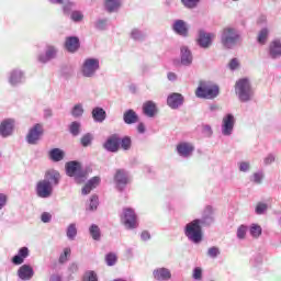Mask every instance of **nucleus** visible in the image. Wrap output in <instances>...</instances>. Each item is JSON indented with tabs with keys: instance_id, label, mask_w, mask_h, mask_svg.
I'll list each match as a JSON object with an SVG mask.
<instances>
[{
	"instance_id": "f704fd0d",
	"label": "nucleus",
	"mask_w": 281,
	"mask_h": 281,
	"mask_svg": "<svg viewBox=\"0 0 281 281\" xmlns=\"http://www.w3.org/2000/svg\"><path fill=\"white\" fill-rule=\"evenodd\" d=\"M63 12L64 14L66 15H69L71 16L72 12L71 10H74V8H76V3L75 1H71V0H63Z\"/></svg>"
},
{
	"instance_id": "58836bf2",
	"label": "nucleus",
	"mask_w": 281,
	"mask_h": 281,
	"mask_svg": "<svg viewBox=\"0 0 281 281\" xmlns=\"http://www.w3.org/2000/svg\"><path fill=\"white\" fill-rule=\"evenodd\" d=\"M67 237L70 240L76 239L77 235H78V228H77V224H69V226L67 227Z\"/></svg>"
},
{
	"instance_id": "338daca9",
	"label": "nucleus",
	"mask_w": 281,
	"mask_h": 281,
	"mask_svg": "<svg viewBox=\"0 0 281 281\" xmlns=\"http://www.w3.org/2000/svg\"><path fill=\"white\" fill-rule=\"evenodd\" d=\"M262 255H257V257H255V266H259L260 263H262Z\"/></svg>"
},
{
	"instance_id": "aec40b11",
	"label": "nucleus",
	"mask_w": 281,
	"mask_h": 281,
	"mask_svg": "<svg viewBox=\"0 0 281 281\" xmlns=\"http://www.w3.org/2000/svg\"><path fill=\"white\" fill-rule=\"evenodd\" d=\"M183 101L184 98L183 95H181V93H171L167 98V104L170 109H179L180 106H182Z\"/></svg>"
},
{
	"instance_id": "bf43d9fd",
	"label": "nucleus",
	"mask_w": 281,
	"mask_h": 281,
	"mask_svg": "<svg viewBox=\"0 0 281 281\" xmlns=\"http://www.w3.org/2000/svg\"><path fill=\"white\" fill-rule=\"evenodd\" d=\"M214 131H212V126H210V124H205L203 126V135H205V137H212Z\"/></svg>"
},
{
	"instance_id": "e433bc0d",
	"label": "nucleus",
	"mask_w": 281,
	"mask_h": 281,
	"mask_svg": "<svg viewBox=\"0 0 281 281\" xmlns=\"http://www.w3.org/2000/svg\"><path fill=\"white\" fill-rule=\"evenodd\" d=\"M83 113H85V109H83V104L81 103L75 104V106H72L71 109V115L76 120H78L79 117H82Z\"/></svg>"
},
{
	"instance_id": "e2e57ef3",
	"label": "nucleus",
	"mask_w": 281,
	"mask_h": 281,
	"mask_svg": "<svg viewBox=\"0 0 281 281\" xmlns=\"http://www.w3.org/2000/svg\"><path fill=\"white\" fill-rule=\"evenodd\" d=\"M274 160H276L274 154H268V156H266L265 158V164L271 165V162H274Z\"/></svg>"
},
{
	"instance_id": "423d86ee",
	"label": "nucleus",
	"mask_w": 281,
	"mask_h": 281,
	"mask_svg": "<svg viewBox=\"0 0 281 281\" xmlns=\"http://www.w3.org/2000/svg\"><path fill=\"white\" fill-rule=\"evenodd\" d=\"M66 173L75 179V182L81 183L87 180V171H85L79 160H68L66 162Z\"/></svg>"
},
{
	"instance_id": "f3484780",
	"label": "nucleus",
	"mask_w": 281,
	"mask_h": 281,
	"mask_svg": "<svg viewBox=\"0 0 281 281\" xmlns=\"http://www.w3.org/2000/svg\"><path fill=\"white\" fill-rule=\"evenodd\" d=\"M172 30L180 36H188L189 34V25L183 19H176L172 23Z\"/></svg>"
},
{
	"instance_id": "603ef678",
	"label": "nucleus",
	"mask_w": 281,
	"mask_h": 281,
	"mask_svg": "<svg viewBox=\"0 0 281 281\" xmlns=\"http://www.w3.org/2000/svg\"><path fill=\"white\" fill-rule=\"evenodd\" d=\"M71 255V248H65L64 252L59 257V263L68 261V257Z\"/></svg>"
},
{
	"instance_id": "9b49d317",
	"label": "nucleus",
	"mask_w": 281,
	"mask_h": 281,
	"mask_svg": "<svg viewBox=\"0 0 281 281\" xmlns=\"http://www.w3.org/2000/svg\"><path fill=\"white\" fill-rule=\"evenodd\" d=\"M235 124L236 120L232 113L225 115L222 122V135H224V137H231L234 133Z\"/></svg>"
},
{
	"instance_id": "6e6552de",
	"label": "nucleus",
	"mask_w": 281,
	"mask_h": 281,
	"mask_svg": "<svg viewBox=\"0 0 281 281\" xmlns=\"http://www.w3.org/2000/svg\"><path fill=\"white\" fill-rule=\"evenodd\" d=\"M44 135L43 124H35L26 134V142L30 146H36Z\"/></svg>"
},
{
	"instance_id": "f8f14e48",
	"label": "nucleus",
	"mask_w": 281,
	"mask_h": 281,
	"mask_svg": "<svg viewBox=\"0 0 281 281\" xmlns=\"http://www.w3.org/2000/svg\"><path fill=\"white\" fill-rule=\"evenodd\" d=\"M176 150L178 151L179 156H182V158H189L192 156L195 147L193 143H189V140H181V143H178Z\"/></svg>"
},
{
	"instance_id": "5701e85b",
	"label": "nucleus",
	"mask_w": 281,
	"mask_h": 281,
	"mask_svg": "<svg viewBox=\"0 0 281 281\" xmlns=\"http://www.w3.org/2000/svg\"><path fill=\"white\" fill-rule=\"evenodd\" d=\"M101 182L100 176H93L86 182L85 187L81 189V193L83 195H88V193H91L92 189H95Z\"/></svg>"
},
{
	"instance_id": "a18cd8bd",
	"label": "nucleus",
	"mask_w": 281,
	"mask_h": 281,
	"mask_svg": "<svg viewBox=\"0 0 281 281\" xmlns=\"http://www.w3.org/2000/svg\"><path fill=\"white\" fill-rule=\"evenodd\" d=\"M82 281H98V274L93 270H88L85 272Z\"/></svg>"
},
{
	"instance_id": "ddd939ff",
	"label": "nucleus",
	"mask_w": 281,
	"mask_h": 281,
	"mask_svg": "<svg viewBox=\"0 0 281 281\" xmlns=\"http://www.w3.org/2000/svg\"><path fill=\"white\" fill-rule=\"evenodd\" d=\"M121 146V136L119 134H111L103 144V147L108 151H117Z\"/></svg>"
},
{
	"instance_id": "a19ab883",
	"label": "nucleus",
	"mask_w": 281,
	"mask_h": 281,
	"mask_svg": "<svg viewBox=\"0 0 281 281\" xmlns=\"http://www.w3.org/2000/svg\"><path fill=\"white\" fill-rule=\"evenodd\" d=\"M71 21L75 23H80L85 19V14L81 10H72L70 14Z\"/></svg>"
},
{
	"instance_id": "4c0bfd02",
	"label": "nucleus",
	"mask_w": 281,
	"mask_h": 281,
	"mask_svg": "<svg viewBox=\"0 0 281 281\" xmlns=\"http://www.w3.org/2000/svg\"><path fill=\"white\" fill-rule=\"evenodd\" d=\"M93 137L94 136L91 133L83 134V136H81L80 138L81 146H83V148H88V146H91Z\"/></svg>"
},
{
	"instance_id": "052dcab7",
	"label": "nucleus",
	"mask_w": 281,
	"mask_h": 281,
	"mask_svg": "<svg viewBox=\"0 0 281 281\" xmlns=\"http://www.w3.org/2000/svg\"><path fill=\"white\" fill-rule=\"evenodd\" d=\"M249 169H250V162H249V161H247V160H241V161L239 162V170H240V171H249Z\"/></svg>"
},
{
	"instance_id": "a878e982",
	"label": "nucleus",
	"mask_w": 281,
	"mask_h": 281,
	"mask_svg": "<svg viewBox=\"0 0 281 281\" xmlns=\"http://www.w3.org/2000/svg\"><path fill=\"white\" fill-rule=\"evenodd\" d=\"M143 113L146 117H155L158 113L157 104L153 100H148L143 104Z\"/></svg>"
},
{
	"instance_id": "0e129e2a",
	"label": "nucleus",
	"mask_w": 281,
	"mask_h": 281,
	"mask_svg": "<svg viewBox=\"0 0 281 281\" xmlns=\"http://www.w3.org/2000/svg\"><path fill=\"white\" fill-rule=\"evenodd\" d=\"M167 78L168 80H170L171 82H175L178 78L177 74H175L173 71H169V74H167Z\"/></svg>"
},
{
	"instance_id": "c9c22d12",
	"label": "nucleus",
	"mask_w": 281,
	"mask_h": 281,
	"mask_svg": "<svg viewBox=\"0 0 281 281\" xmlns=\"http://www.w3.org/2000/svg\"><path fill=\"white\" fill-rule=\"evenodd\" d=\"M132 146L133 140L131 136H123L122 138H120V147L122 148V150H131Z\"/></svg>"
},
{
	"instance_id": "3c124183",
	"label": "nucleus",
	"mask_w": 281,
	"mask_h": 281,
	"mask_svg": "<svg viewBox=\"0 0 281 281\" xmlns=\"http://www.w3.org/2000/svg\"><path fill=\"white\" fill-rule=\"evenodd\" d=\"M109 19H97L95 27L98 30H105L108 27Z\"/></svg>"
},
{
	"instance_id": "f03ea898",
	"label": "nucleus",
	"mask_w": 281,
	"mask_h": 281,
	"mask_svg": "<svg viewBox=\"0 0 281 281\" xmlns=\"http://www.w3.org/2000/svg\"><path fill=\"white\" fill-rule=\"evenodd\" d=\"M61 176L58 169H47L44 178L36 182L35 191L38 198H52L55 187L60 184Z\"/></svg>"
},
{
	"instance_id": "cd10ccee",
	"label": "nucleus",
	"mask_w": 281,
	"mask_h": 281,
	"mask_svg": "<svg viewBox=\"0 0 281 281\" xmlns=\"http://www.w3.org/2000/svg\"><path fill=\"white\" fill-rule=\"evenodd\" d=\"M147 36L146 30H142L140 27H133L130 32V37L133 38V41L143 42L146 41Z\"/></svg>"
},
{
	"instance_id": "4468645a",
	"label": "nucleus",
	"mask_w": 281,
	"mask_h": 281,
	"mask_svg": "<svg viewBox=\"0 0 281 281\" xmlns=\"http://www.w3.org/2000/svg\"><path fill=\"white\" fill-rule=\"evenodd\" d=\"M58 54V47L56 45H46L45 46V53L40 54L38 60L40 63H49V60H53L56 58Z\"/></svg>"
},
{
	"instance_id": "4d7b16f0",
	"label": "nucleus",
	"mask_w": 281,
	"mask_h": 281,
	"mask_svg": "<svg viewBox=\"0 0 281 281\" xmlns=\"http://www.w3.org/2000/svg\"><path fill=\"white\" fill-rule=\"evenodd\" d=\"M240 63L238 60V58H232V60L228 64L229 69H232V71H235L236 69H238Z\"/></svg>"
},
{
	"instance_id": "8fccbe9b",
	"label": "nucleus",
	"mask_w": 281,
	"mask_h": 281,
	"mask_svg": "<svg viewBox=\"0 0 281 281\" xmlns=\"http://www.w3.org/2000/svg\"><path fill=\"white\" fill-rule=\"evenodd\" d=\"M218 255H221L220 248H217L216 246H212V248H209V250H207L209 257H211L212 259H216V257H218Z\"/></svg>"
},
{
	"instance_id": "dca6fc26",
	"label": "nucleus",
	"mask_w": 281,
	"mask_h": 281,
	"mask_svg": "<svg viewBox=\"0 0 281 281\" xmlns=\"http://www.w3.org/2000/svg\"><path fill=\"white\" fill-rule=\"evenodd\" d=\"M193 63V54L187 45L180 47V64L184 67H190Z\"/></svg>"
},
{
	"instance_id": "412c9836",
	"label": "nucleus",
	"mask_w": 281,
	"mask_h": 281,
	"mask_svg": "<svg viewBox=\"0 0 281 281\" xmlns=\"http://www.w3.org/2000/svg\"><path fill=\"white\" fill-rule=\"evenodd\" d=\"M18 277L22 281H31V279H33L34 277V270L32 266H27L26 263H24V266H21L18 270Z\"/></svg>"
},
{
	"instance_id": "37998d69",
	"label": "nucleus",
	"mask_w": 281,
	"mask_h": 281,
	"mask_svg": "<svg viewBox=\"0 0 281 281\" xmlns=\"http://www.w3.org/2000/svg\"><path fill=\"white\" fill-rule=\"evenodd\" d=\"M268 209H269V205L267 204V202H257V206L255 207V213H257V215H265Z\"/></svg>"
},
{
	"instance_id": "72a5a7b5",
	"label": "nucleus",
	"mask_w": 281,
	"mask_h": 281,
	"mask_svg": "<svg viewBox=\"0 0 281 281\" xmlns=\"http://www.w3.org/2000/svg\"><path fill=\"white\" fill-rule=\"evenodd\" d=\"M268 38H269V30H268V27H262V29L259 31V33H258L257 42H258L260 45H266Z\"/></svg>"
},
{
	"instance_id": "2f4dec72",
	"label": "nucleus",
	"mask_w": 281,
	"mask_h": 281,
	"mask_svg": "<svg viewBox=\"0 0 281 281\" xmlns=\"http://www.w3.org/2000/svg\"><path fill=\"white\" fill-rule=\"evenodd\" d=\"M104 5L109 12H115L119 10V8H121L122 0H105Z\"/></svg>"
},
{
	"instance_id": "09e8293b",
	"label": "nucleus",
	"mask_w": 281,
	"mask_h": 281,
	"mask_svg": "<svg viewBox=\"0 0 281 281\" xmlns=\"http://www.w3.org/2000/svg\"><path fill=\"white\" fill-rule=\"evenodd\" d=\"M200 1L201 0H181L182 4L186 8H190V9L196 8L199 5Z\"/></svg>"
},
{
	"instance_id": "bb28decb",
	"label": "nucleus",
	"mask_w": 281,
	"mask_h": 281,
	"mask_svg": "<svg viewBox=\"0 0 281 281\" xmlns=\"http://www.w3.org/2000/svg\"><path fill=\"white\" fill-rule=\"evenodd\" d=\"M25 76L21 69H13L9 76V82L13 87L16 85H21L24 80Z\"/></svg>"
},
{
	"instance_id": "13d9d810",
	"label": "nucleus",
	"mask_w": 281,
	"mask_h": 281,
	"mask_svg": "<svg viewBox=\"0 0 281 281\" xmlns=\"http://www.w3.org/2000/svg\"><path fill=\"white\" fill-rule=\"evenodd\" d=\"M7 204H8L7 193H0V211H2V209H4V206H7Z\"/></svg>"
},
{
	"instance_id": "69168bd1",
	"label": "nucleus",
	"mask_w": 281,
	"mask_h": 281,
	"mask_svg": "<svg viewBox=\"0 0 281 281\" xmlns=\"http://www.w3.org/2000/svg\"><path fill=\"white\" fill-rule=\"evenodd\" d=\"M137 131H138V133H140V135H144V133H146L145 124H143V123L138 124Z\"/></svg>"
},
{
	"instance_id": "7c9ffc66",
	"label": "nucleus",
	"mask_w": 281,
	"mask_h": 281,
	"mask_svg": "<svg viewBox=\"0 0 281 281\" xmlns=\"http://www.w3.org/2000/svg\"><path fill=\"white\" fill-rule=\"evenodd\" d=\"M49 158L54 160V162L63 160V158H65L64 149H60V147H53V149H49Z\"/></svg>"
},
{
	"instance_id": "680f3d73",
	"label": "nucleus",
	"mask_w": 281,
	"mask_h": 281,
	"mask_svg": "<svg viewBox=\"0 0 281 281\" xmlns=\"http://www.w3.org/2000/svg\"><path fill=\"white\" fill-rule=\"evenodd\" d=\"M140 239L143 241H148L149 239H151V235L148 231H143V233L140 234Z\"/></svg>"
},
{
	"instance_id": "de8ad7c7",
	"label": "nucleus",
	"mask_w": 281,
	"mask_h": 281,
	"mask_svg": "<svg viewBox=\"0 0 281 281\" xmlns=\"http://www.w3.org/2000/svg\"><path fill=\"white\" fill-rule=\"evenodd\" d=\"M247 226L245 224H241L238 228H237V237L238 239H244L247 235Z\"/></svg>"
},
{
	"instance_id": "a211bd4d",
	"label": "nucleus",
	"mask_w": 281,
	"mask_h": 281,
	"mask_svg": "<svg viewBox=\"0 0 281 281\" xmlns=\"http://www.w3.org/2000/svg\"><path fill=\"white\" fill-rule=\"evenodd\" d=\"M268 54L270 58L278 59L281 58V40L274 38L269 44Z\"/></svg>"
},
{
	"instance_id": "49530a36",
	"label": "nucleus",
	"mask_w": 281,
	"mask_h": 281,
	"mask_svg": "<svg viewBox=\"0 0 281 281\" xmlns=\"http://www.w3.org/2000/svg\"><path fill=\"white\" fill-rule=\"evenodd\" d=\"M116 261L117 257L114 255V252H109V255L105 256V262L108 266H115Z\"/></svg>"
},
{
	"instance_id": "c756f323",
	"label": "nucleus",
	"mask_w": 281,
	"mask_h": 281,
	"mask_svg": "<svg viewBox=\"0 0 281 281\" xmlns=\"http://www.w3.org/2000/svg\"><path fill=\"white\" fill-rule=\"evenodd\" d=\"M123 120L125 124H137L139 116L133 109H128L127 111L124 112Z\"/></svg>"
},
{
	"instance_id": "4be33fe9",
	"label": "nucleus",
	"mask_w": 281,
	"mask_h": 281,
	"mask_svg": "<svg viewBox=\"0 0 281 281\" xmlns=\"http://www.w3.org/2000/svg\"><path fill=\"white\" fill-rule=\"evenodd\" d=\"M80 38L79 36H67L65 41V47L68 52L75 53L80 48Z\"/></svg>"
},
{
	"instance_id": "7ed1b4c3",
	"label": "nucleus",
	"mask_w": 281,
	"mask_h": 281,
	"mask_svg": "<svg viewBox=\"0 0 281 281\" xmlns=\"http://www.w3.org/2000/svg\"><path fill=\"white\" fill-rule=\"evenodd\" d=\"M221 93V88L212 80H201L195 90L196 98L204 100H215Z\"/></svg>"
},
{
	"instance_id": "774afa93",
	"label": "nucleus",
	"mask_w": 281,
	"mask_h": 281,
	"mask_svg": "<svg viewBox=\"0 0 281 281\" xmlns=\"http://www.w3.org/2000/svg\"><path fill=\"white\" fill-rule=\"evenodd\" d=\"M49 281H63V277L60 274H52Z\"/></svg>"
},
{
	"instance_id": "39448f33",
	"label": "nucleus",
	"mask_w": 281,
	"mask_h": 281,
	"mask_svg": "<svg viewBox=\"0 0 281 281\" xmlns=\"http://www.w3.org/2000/svg\"><path fill=\"white\" fill-rule=\"evenodd\" d=\"M240 32L237 27L227 26L221 32V43L227 49L235 47L240 41Z\"/></svg>"
},
{
	"instance_id": "2eb2a0df",
	"label": "nucleus",
	"mask_w": 281,
	"mask_h": 281,
	"mask_svg": "<svg viewBox=\"0 0 281 281\" xmlns=\"http://www.w3.org/2000/svg\"><path fill=\"white\" fill-rule=\"evenodd\" d=\"M14 120H3L0 123V137H11L14 133Z\"/></svg>"
},
{
	"instance_id": "c03bdc74",
	"label": "nucleus",
	"mask_w": 281,
	"mask_h": 281,
	"mask_svg": "<svg viewBox=\"0 0 281 281\" xmlns=\"http://www.w3.org/2000/svg\"><path fill=\"white\" fill-rule=\"evenodd\" d=\"M80 122H72L69 126V132L71 135H74V137H78V135H80Z\"/></svg>"
},
{
	"instance_id": "f257e3e1",
	"label": "nucleus",
	"mask_w": 281,
	"mask_h": 281,
	"mask_svg": "<svg viewBox=\"0 0 281 281\" xmlns=\"http://www.w3.org/2000/svg\"><path fill=\"white\" fill-rule=\"evenodd\" d=\"M214 206L207 204L202 211L201 217H196L188 222L184 226V235L193 244H201L203 239V227H209L214 224Z\"/></svg>"
},
{
	"instance_id": "6ab92c4d",
	"label": "nucleus",
	"mask_w": 281,
	"mask_h": 281,
	"mask_svg": "<svg viewBox=\"0 0 281 281\" xmlns=\"http://www.w3.org/2000/svg\"><path fill=\"white\" fill-rule=\"evenodd\" d=\"M213 34L212 32H205L204 30H201L199 32V38H198V44L200 47L207 48L212 45L213 41Z\"/></svg>"
},
{
	"instance_id": "473e14b6",
	"label": "nucleus",
	"mask_w": 281,
	"mask_h": 281,
	"mask_svg": "<svg viewBox=\"0 0 281 281\" xmlns=\"http://www.w3.org/2000/svg\"><path fill=\"white\" fill-rule=\"evenodd\" d=\"M89 233L92 239H94V241H100L102 233L98 224H91V226L89 227Z\"/></svg>"
},
{
	"instance_id": "6e6d98bb",
	"label": "nucleus",
	"mask_w": 281,
	"mask_h": 281,
	"mask_svg": "<svg viewBox=\"0 0 281 281\" xmlns=\"http://www.w3.org/2000/svg\"><path fill=\"white\" fill-rule=\"evenodd\" d=\"M52 213H48L47 211H44V213H42L41 215V220L42 222H44V224H48L49 222H52Z\"/></svg>"
},
{
	"instance_id": "b1692460",
	"label": "nucleus",
	"mask_w": 281,
	"mask_h": 281,
	"mask_svg": "<svg viewBox=\"0 0 281 281\" xmlns=\"http://www.w3.org/2000/svg\"><path fill=\"white\" fill-rule=\"evenodd\" d=\"M153 277L156 281H168L172 274L168 268H157L153 271Z\"/></svg>"
},
{
	"instance_id": "20e7f679",
	"label": "nucleus",
	"mask_w": 281,
	"mask_h": 281,
	"mask_svg": "<svg viewBox=\"0 0 281 281\" xmlns=\"http://www.w3.org/2000/svg\"><path fill=\"white\" fill-rule=\"evenodd\" d=\"M235 93L239 102H251L255 98V89L249 78H240L236 81Z\"/></svg>"
},
{
	"instance_id": "1a4fd4ad",
	"label": "nucleus",
	"mask_w": 281,
	"mask_h": 281,
	"mask_svg": "<svg viewBox=\"0 0 281 281\" xmlns=\"http://www.w3.org/2000/svg\"><path fill=\"white\" fill-rule=\"evenodd\" d=\"M121 220L126 228H137L138 226L137 213H135L134 209H123Z\"/></svg>"
},
{
	"instance_id": "0eeeda50",
	"label": "nucleus",
	"mask_w": 281,
	"mask_h": 281,
	"mask_svg": "<svg viewBox=\"0 0 281 281\" xmlns=\"http://www.w3.org/2000/svg\"><path fill=\"white\" fill-rule=\"evenodd\" d=\"M98 69H100L99 58H86L81 67L82 76L85 78H93Z\"/></svg>"
},
{
	"instance_id": "864d4df0",
	"label": "nucleus",
	"mask_w": 281,
	"mask_h": 281,
	"mask_svg": "<svg viewBox=\"0 0 281 281\" xmlns=\"http://www.w3.org/2000/svg\"><path fill=\"white\" fill-rule=\"evenodd\" d=\"M263 172L262 171H256L252 175V181L256 182L257 184H260L263 180Z\"/></svg>"
},
{
	"instance_id": "9d476101",
	"label": "nucleus",
	"mask_w": 281,
	"mask_h": 281,
	"mask_svg": "<svg viewBox=\"0 0 281 281\" xmlns=\"http://www.w3.org/2000/svg\"><path fill=\"white\" fill-rule=\"evenodd\" d=\"M114 182L119 191H124L128 182H131V176L128 171H126V169H116V172L114 175Z\"/></svg>"
},
{
	"instance_id": "393cba45",
	"label": "nucleus",
	"mask_w": 281,
	"mask_h": 281,
	"mask_svg": "<svg viewBox=\"0 0 281 281\" xmlns=\"http://www.w3.org/2000/svg\"><path fill=\"white\" fill-rule=\"evenodd\" d=\"M29 255H30V250L27 247L24 246L20 248V250L18 251V255H14L11 261L14 266H22V263H24Z\"/></svg>"
},
{
	"instance_id": "ea45409f",
	"label": "nucleus",
	"mask_w": 281,
	"mask_h": 281,
	"mask_svg": "<svg viewBox=\"0 0 281 281\" xmlns=\"http://www.w3.org/2000/svg\"><path fill=\"white\" fill-rule=\"evenodd\" d=\"M249 233L251 237L258 238L262 235V227L259 224H250Z\"/></svg>"
},
{
	"instance_id": "5fc2aeb1",
	"label": "nucleus",
	"mask_w": 281,
	"mask_h": 281,
	"mask_svg": "<svg viewBox=\"0 0 281 281\" xmlns=\"http://www.w3.org/2000/svg\"><path fill=\"white\" fill-rule=\"evenodd\" d=\"M203 277V270L202 268H194L193 270V279L195 281H201Z\"/></svg>"
},
{
	"instance_id": "79ce46f5",
	"label": "nucleus",
	"mask_w": 281,
	"mask_h": 281,
	"mask_svg": "<svg viewBox=\"0 0 281 281\" xmlns=\"http://www.w3.org/2000/svg\"><path fill=\"white\" fill-rule=\"evenodd\" d=\"M99 195L93 194L90 196V202L89 205L87 206V210L89 211H97L98 206H99Z\"/></svg>"
},
{
	"instance_id": "c85d7f7f",
	"label": "nucleus",
	"mask_w": 281,
	"mask_h": 281,
	"mask_svg": "<svg viewBox=\"0 0 281 281\" xmlns=\"http://www.w3.org/2000/svg\"><path fill=\"white\" fill-rule=\"evenodd\" d=\"M92 119L94 122L102 124L106 120V111L101 106H95L92 109Z\"/></svg>"
}]
</instances>
